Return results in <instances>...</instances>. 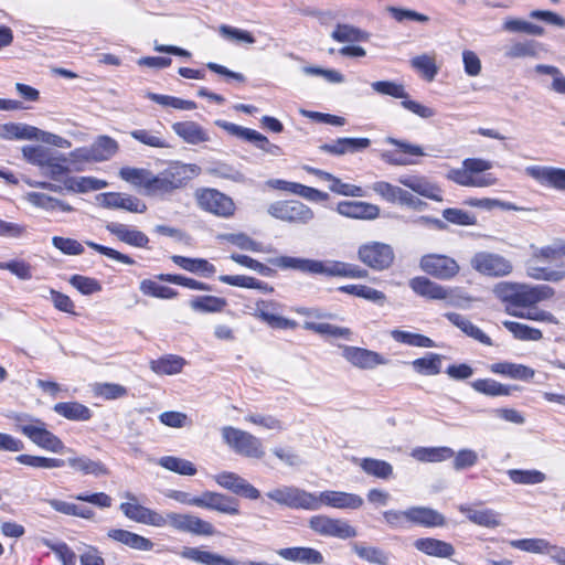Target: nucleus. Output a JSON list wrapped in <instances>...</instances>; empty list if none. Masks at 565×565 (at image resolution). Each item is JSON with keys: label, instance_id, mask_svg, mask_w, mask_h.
<instances>
[{"label": "nucleus", "instance_id": "5", "mask_svg": "<svg viewBox=\"0 0 565 565\" xmlns=\"http://www.w3.org/2000/svg\"><path fill=\"white\" fill-rule=\"evenodd\" d=\"M200 173L196 164L175 163L168 167L159 174L151 172L147 195H161L182 188L188 181Z\"/></svg>", "mask_w": 565, "mask_h": 565}, {"label": "nucleus", "instance_id": "59", "mask_svg": "<svg viewBox=\"0 0 565 565\" xmlns=\"http://www.w3.org/2000/svg\"><path fill=\"white\" fill-rule=\"evenodd\" d=\"M158 463L162 468L181 476H194L198 471L193 462L174 456H163Z\"/></svg>", "mask_w": 565, "mask_h": 565}, {"label": "nucleus", "instance_id": "50", "mask_svg": "<svg viewBox=\"0 0 565 565\" xmlns=\"http://www.w3.org/2000/svg\"><path fill=\"white\" fill-rule=\"evenodd\" d=\"M218 280L235 287L257 289L265 294H271L274 288L267 282L245 275H221Z\"/></svg>", "mask_w": 565, "mask_h": 565}, {"label": "nucleus", "instance_id": "58", "mask_svg": "<svg viewBox=\"0 0 565 565\" xmlns=\"http://www.w3.org/2000/svg\"><path fill=\"white\" fill-rule=\"evenodd\" d=\"M15 460L24 466L38 468V469H54L62 468L65 466V460L60 458L34 456V455H19Z\"/></svg>", "mask_w": 565, "mask_h": 565}, {"label": "nucleus", "instance_id": "40", "mask_svg": "<svg viewBox=\"0 0 565 565\" xmlns=\"http://www.w3.org/2000/svg\"><path fill=\"white\" fill-rule=\"evenodd\" d=\"M330 36L339 43H361L370 40L369 32L349 23L335 24Z\"/></svg>", "mask_w": 565, "mask_h": 565}, {"label": "nucleus", "instance_id": "57", "mask_svg": "<svg viewBox=\"0 0 565 565\" xmlns=\"http://www.w3.org/2000/svg\"><path fill=\"white\" fill-rule=\"evenodd\" d=\"M359 466L365 473L380 479H390L393 476V466L384 460L363 458L359 460Z\"/></svg>", "mask_w": 565, "mask_h": 565}, {"label": "nucleus", "instance_id": "61", "mask_svg": "<svg viewBox=\"0 0 565 565\" xmlns=\"http://www.w3.org/2000/svg\"><path fill=\"white\" fill-rule=\"evenodd\" d=\"M341 292L356 296L375 303H383L386 300L384 292L366 285H345L339 288Z\"/></svg>", "mask_w": 565, "mask_h": 565}, {"label": "nucleus", "instance_id": "17", "mask_svg": "<svg viewBox=\"0 0 565 565\" xmlns=\"http://www.w3.org/2000/svg\"><path fill=\"white\" fill-rule=\"evenodd\" d=\"M419 265L426 274L440 280H450L456 277L460 270L456 259L440 254L423 256Z\"/></svg>", "mask_w": 565, "mask_h": 565}, {"label": "nucleus", "instance_id": "55", "mask_svg": "<svg viewBox=\"0 0 565 565\" xmlns=\"http://www.w3.org/2000/svg\"><path fill=\"white\" fill-rule=\"evenodd\" d=\"M303 329L323 337L343 338L347 340L352 335V331L349 328L338 327L326 322H315L311 320L303 322Z\"/></svg>", "mask_w": 565, "mask_h": 565}, {"label": "nucleus", "instance_id": "15", "mask_svg": "<svg viewBox=\"0 0 565 565\" xmlns=\"http://www.w3.org/2000/svg\"><path fill=\"white\" fill-rule=\"evenodd\" d=\"M199 206L216 216L231 217L236 206L233 200L215 189H202L195 193Z\"/></svg>", "mask_w": 565, "mask_h": 565}, {"label": "nucleus", "instance_id": "7", "mask_svg": "<svg viewBox=\"0 0 565 565\" xmlns=\"http://www.w3.org/2000/svg\"><path fill=\"white\" fill-rule=\"evenodd\" d=\"M531 260L526 267V274L529 277L535 280L552 282H557L565 278V269L563 265H559L556 268L545 266V264L556 262L561 258L557 241L543 247L531 246Z\"/></svg>", "mask_w": 565, "mask_h": 565}, {"label": "nucleus", "instance_id": "1", "mask_svg": "<svg viewBox=\"0 0 565 565\" xmlns=\"http://www.w3.org/2000/svg\"><path fill=\"white\" fill-rule=\"evenodd\" d=\"M266 495L280 505L306 511H318L322 507L356 510L364 503L363 498L355 493L334 490L309 492L296 486H280L269 490Z\"/></svg>", "mask_w": 565, "mask_h": 565}, {"label": "nucleus", "instance_id": "60", "mask_svg": "<svg viewBox=\"0 0 565 565\" xmlns=\"http://www.w3.org/2000/svg\"><path fill=\"white\" fill-rule=\"evenodd\" d=\"M224 298L216 296H196L190 301V307L196 312H220L226 307Z\"/></svg>", "mask_w": 565, "mask_h": 565}, {"label": "nucleus", "instance_id": "25", "mask_svg": "<svg viewBox=\"0 0 565 565\" xmlns=\"http://www.w3.org/2000/svg\"><path fill=\"white\" fill-rule=\"evenodd\" d=\"M458 511L473 524L495 529L502 524L501 514L492 509H478L475 504H459Z\"/></svg>", "mask_w": 565, "mask_h": 565}, {"label": "nucleus", "instance_id": "14", "mask_svg": "<svg viewBox=\"0 0 565 565\" xmlns=\"http://www.w3.org/2000/svg\"><path fill=\"white\" fill-rule=\"evenodd\" d=\"M360 262L374 270L387 269L394 262V250L391 245L381 242H369L358 249Z\"/></svg>", "mask_w": 565, "mask_h": 565}, {"label": "nucleus", "instance_id": "42", "mask_svg": "<svg viewBox=\"0 0 565 565\" xmlns=\"http://www.w3.org/2000/svg\"><path fill=\"white\" fill-rule=\"evenodd\" d=\"M0 138L6 140H32L40 138V129L25 124H1Z\"/></svg>", "mask_w": 565, "mask_h": 565}, {"label": "nucleus", "instance_id": "31", "mask_svg": "<svg viewBox=\"0 0 565 565\" xmlns=\"http://www.w3.org/2000/svg\"><path fill=\"white\" fill-rule=\"evenodd\" d=\"M409 286L418 296L433 299L444 300L449 294V287H444L426 277H415L409 281Z\"/></svg>", "mask_w": 565, "mask_h": 565}, {"label": "nucleus", "instance_id": "53", "mask_svg": "<svg viewBox=\"0 0 565 565\" xmlns=\"http://www.w3.org/2000/svg\"><path fill=\"white\" fill-rule=\"evenodd\" d=\"M412 457L423 462H440L454 456L449 447H417L412 450Z\"/></svg>", "mask_w": 565, "mask_h": 565}, {"label": "nucleus", "instance_id": "27", "mask_svg": "<svg viewBox=\"0 0 565 565\" xmlns=\"http://www.w3.org/2000/svg\"><path fill=\"white\" fill-rule=\"evenodd\" d=\"M276 266L284 269H296L301 273L322 275L324 273L326 260L280 256L273 262Z\"/></svg>", "mask_w": 565, "mask_h": 565}, {"label": "nucleus", "instance_id": "32", "mask_svg": "<svg viewBox=\"0 0 565 565\" xmlns=\"http://www.w3.org/2000/svg\"><path fill=\"white\" fill-rule=\"evenodd\" d=\"M489 370L493 374L519 381H530L535 375V371L532 367L508 361L493 363L489 366Z\"/></svg>", "mask_w": 565, "mask_h": 565}, {"label": "nucleus", "instance_id": "49", "mask_svg": "<svg viewBox=\"0 0 565 565\" xmlns=\"http://www.w3.org/2000/svg\"><path fill=\"white\" fill-rule=\"evenodd\" d=\"M66 190L76 193L97 191L108 186V182L95 177H70L64 181Z\"/></svg>", "mask_w": 565, "mask_h": 565}, {"label": "nucleus", "instance_id": "19", "mask_svg": "<svg viewBox=\"0 0 565 565\" xmlns=\"http://www.w3.org/2000/svg\"><path fill=\"white\" fill-rule=\"evenodd\" d=\"M214 481L222 488L249 500L260 498V491L239 475L223 471L213 476Z\"/></svg>", "mask_w": 565, "mask_h": 565}, {"label": "nucleus", "instance_id": "47", "mask_svg": "<svg viewBox=\"0 0 565 565\" xmlns=\"http://www.w3.org/2000/svg\"><path fill=\"white\" fill-rule=\"evenodd\" d=\"M171 260L184 270L194 274H201L205 277H211L216 273L215 266L204 258H190L180 255H173Z\"/></svg>", "mask_w": 565, "mask_h": 565}, {"label": "nucleus", "instance_id": "54", "mask_svg": "<svg viewBox=\"0 0 565 565\" xmlns=\"http://www.w3.org/2000/svg\"><path fill=\"white\" fill-rule=\"evenodd\" d=\"M470 386L478 393L498 397L511 395V387L493 379H478L470 383Z\"/></svg>", "mask_w": 565, "mask_h": 565}, {"label": "nucleus", "instance_id": "63", "mask_svg": "<svg viewBox=\"0 0 565 565\" xmlns=\"http://www.w3.org/2000/svg\"><path fill=\"white\" fill-rule=\"evenodd\" d=\"M151 171L143 168L124 167L119 170V177L136 188L147 191Z\"/></svg>", "mask_w": 565, "mask_h": 565}, {"label": "nucleus", "instance_id": "43", "mask_svg": "<svg viewBox=\"0 0 565 565\" xmlns=\"http://www.w3.org/2000/svg\"><path fill=\"white\" fill-rule=\"evenodd\" d=\"M544 51L543 44L535 40L513 41L507 46L508 58L537 57Z\"/></svg>", "mask_w": 565, "mask_h": 565}, {"label": "nucleus", "instance_id": "46", "mask_svg": "<svg viewBox=\"0 0 565 565\" xmlns=\"http://www.w3.org/2000/svg\"><path fill=\"white\" fill-rule=\"evenodd\" d=\"M323 276L364 278L367 276V271L353 264L329 259L326 260Z\"/></svg>", "mask_w": 565, "mask_h": 565}, {"label": "nucleus", "instance_id": "38", "mask_svg": "<svg viewBox=\"0 0 565 565\" xmlns=\"http://www.w3.org/2000/svg\"><path fill=\"white\" fill-rule=\"evenodd\" d=\"M53 411L73 422H87L93 417L90 408L79 402H60L53 406Z\"/></svg>", "mask_w": 565, "mask_h": 565}, {"label": "nucleus", "instance_id": "3", "mask_svg": "<svg viewBox=\"0 0 565 565\" xmlns=\"http://www.w3.org/2000/svg\"><path fill=\"white\" fill-rule=\"evenodd\" d=\"M494 296L512 309H526L554 296V289L547 285L501 281L493 287Z\"/></svg>", "mask_w": 565, "mask_h": 565}, {"label": "nucleus", "instance_id": "35", "mask_svg": "<svg viewBox=\"0 0 565 565\" xmlns=\"http://www.w3.org/2000/svg\"><path fill=\"white\" fill-rule=\"evenodd\" d=\"M107 535L109 539L137 551H151L153 548V543L149 539L127 530L110 529Z\"/></svg>", "mask_w": 565, "mask_h": 565}, {"label": "nucleus", "instance_id": "26", "mask_svg": "<svg viewBox=\"0 0 565 565\" xmlns=\"http://www.w3.org/2000/svg\"><path fill=\"white\" fill-rule=\"evenodd\" d=\"M106 230L120 242L138 248H146L149 244V237L141 231L127 224L110 222L106 224Z\"/></svg>", "mask_w": 565, "mask_h": 565}, {"label": "nucleus", "instance_id": "33", "mask_svg": "<svg viewBox=\"0 0 565 565\" xmlns=\"http://www.w3.org/2000/svg\"><path fill=\"white\" fill-rule=\"evenodd\" d=\"M414 546L428 556L439 558H449L455 554V547L450 543L434 537L417 539Z\"/></svg>", "mask_w": 565, "mask_h": 565}, {"label": "nucleus", "instance_id": "36", "mask_svg": "<svg viewBox=\"0 0 565 565\" xmlns=\"http://www.w3.org/2000/svg\"><path fill=\"white\" fill-rule=\"evenodd\" d=\"M24 199L26 202H29L31 205L42 209L46 212H55L61 211L64 213H70L73 211V207L56 198H53L46 193L42 192H28L24 195Z\"/></svg>", "mask_w": 565, "mask_h": 565}, {"label": "nucleus", "instance_id": "9", "mask_svg": "<svg viewBox=\"0 0 565 565\" xmlns=\"http://www.w3.org/2000/svg\"><path fill=\"white\" fill-rule=\"evenodd\" d=\"M267 212L279 221L296 225H306L315 218L313 211L298 200L274 202L268 206Z\"/></svg>", "mask_w": 565, "mask_h": 565}, {"label": "nucleus", "instance_id": "11", "mask_svg": "<svg viewBox=\"0 0 565 565\" xmlns=\"http://www.w3.org/2000/svg\"><path fill=\"white\" fill-rule=\"evenodd\" d=\"M470 266L488 277H504L513 271V265L504 256L490 252H478L470 259Z\"/></svg>", "mask_w": 565, "mask_h": 565}, {"label": "nucleus", "instance_id": "12", "mask_svg": "<svg viewBox=\"0 0 565 565\" xmlns=\"http://www.w3.org/2000/svg\"><path fill=\"white\" fill-rule=\"evenodd\" d=\"M308 524L315 533L322 536L347 540L358 535L355 527H353L348 521L333 519L324 514L311 516Z\"/></svg>", "mask_w": 565, "mask_h": 565}, {"label": "nucleus", "instance_id": "16", "mask_svg": "<svg viewBox=\"0 0 565 565\" xmlns=\"http://www.w3.org/2000/svg\"><path fill=\"white\" fill-rule=\"evenodd\" d=\"M386 143L395 146L396 150L383 151L381 158L392 166H411L416 162L411 157H424L426 152L419 145H414L405 140H399L393 137L385 139Z\"/></svg>", "mask_w": 565, "mask_h": 565}, {"label": "nucleus", "instance_id": "23", "mask_svg": "<svg viewBox=\"0 0 565 565\" xmlns=\"http://www.w3.org/2000/svg\"><path fill=\"white\" fill-rule=\"evenodd\" d=\"M199 508L214 510L228 515H238L241 513L239 503L235 498L214 491H204L200 495Z\"/></svg>", "mask_w": 565, "mask_h": 565}, {"label": "nucleus", "instance_id": "6", "mask_svg": "<svg viewBox=\"0 0 565 565\" xmlns=\"http://www.w3.org/2000/svg\"><path fill=\"white\" fill-rule=\"evenodd\" d=\"M492 168V162L481 158H467L460 168L450 169L447 179L461 186L487 188L497 183L492 173H484Z\"/></svg>", "mask_w": 565, "mask_h": 565}, {"label": "nucleus", "instance_id": "41", "mask_svg": "<svg viewBox=\"0 0 565 565\" xmlns=\"http://www.w3.org/2000/svg\"><path fill=\"white\" fill-rule=\"evenodd\" d=\"M445 317L457 328H459L466 335L479 341L486 345H492V341L490 337H488L480 328L475 326L469 319L466 317L456 313V312H447Z\"/></svg>", "mask_w": 565, "mask_h": 565}, {"label": "nucleus", "instance_id": "52", "mask_svg": "<svg viewBox=\"0 0 565 565\" xmlns=\"http://www.w3.org/2000/svg\"><path fill=\"white\" fill-rule=\"evenodd\" d=\"M505 311L513 317L533 320L537 322H544L550 324H557V318L550 311L540 309L536 305L532 307H527L526 309H512L510 307H505Z\"/></svg>", "mask_w": 565, "mask_h": 565}, {"label": "nucleus", "instance_id": "62", "mask_svg": "<svg viewBox=\"0 0 565 565\" xmlns=\"http://www.w3.org/2000/svg\"><path fill=\"white\" fill-rule=\"evenodd\" d=\"M390 334H391L392 339H394L396 342L404 343V344H407L411 347H416V348H434L435 347V342L430 338L419 334V333L394 329L391 331Z\"/></svg>", "mask_w": 565, "mask_h": 565}, {"label": "nucleus", "instance_id": "56", "mask_svg": "<svg viewBox=\"0 0 565 565\" xmlns=\"http://www.w3.org/2000/svg\"><path fill=\"white\" fill-rule=\"evenodd\" d=\"M502 324L516 340L520 341H540L543 338V333L540 329L521 322L505 320Z\"/></svg>", "mask_w": 565, "mask_h": 565}, {"label": "nucleus", "instance_id": "48", "mask_svg": "<svg viewBox=\"0 0 565 565\" xmlns=\"http://www.w3.org/2000/svg\"><path fill=\"white\" fill-rule=\"evenodd\" d=\"M443 360V355L427 352L424 356L412 361L411 366L417 374L434 376L441 372Z\"/></svg>", "mask_w": 565, "mask_h": 565}, {"label": "nucleus", "instance_id": "39", "mask_svg": "<svg viewBox=\"0 0 565 565\" xmlns=\"http://www.w3.org/2000/svg\"><path fill=\"white\" fill-rule=\"evenodd\" d=\"M65 465L75 471L94 477L107 476L108 468L99 460H93L86 456H72L65 460Z\"/></svg>", "mask_w": 565, "mask_h": 565}, {"label": "nucleus", "instance_id": "51", "mask_svg": "<svg viewBox=\"0 0 565 565\" xmlns=\"http://www.w3.org/2000/svg\"><path fill=\"white\" fill-rule=\"evenodd\" d=\"M95 162H103L111 159L119 150L118 142L109 136H98L90 145Z\"/></svg>", "mask_w": 565, "mask_h": 565}, {"label": "nucleus", "instance_id": "18", "mask_svg": "<svg viewBox=\"0 0 565 565\" xmlns=\"http://www.w3.org/2000/svg\"><path fill=\"white\" fill-rule=\"evenodd\" d=\"M340 349L342 358L360 370H373L388 363V360L376 351L353 345H340Z\"/></svg>", "mask_w": 565, "mask_h": 565}, {"label": "nucleus", "instance_id": "8", "mask_svg": "<svg viewBox=\"0 0 565 565\" xmlns=\"http://www.w3.org/2000/svg\"><path fill=\"white\" fill-rule=\"evenodd\" d=\"M223 444L234 454L249 458L263 459L265 447L262 440L249 431L225 425L220 428Z\"/></svg>", "mask_w": 565, "mask_h": 565}, {"label": "nucleus", "instance_id": "64", "mask_svg": "<svg viewBox=\"0 0 565 565\" xmlns=\"http://www.w3.org/2000/svg\"><path fill=\"white\" fill-rule=\"evenodd\" d=\"M139 289L145 296H150L159 299H173L178 296L177 290L168 286L160 285L152 279L141 280Z\"/></svg>", "mask_w": 565, "mask_h": 565}, {"label": "nucleus", "instance_id": "28", "mask_svg": "<svg viewBox=\"0 0 565 565\" xmlns=\"http://www.w3.org/2000/svg\"><path fill=\"white\" fill-rule=\"evenodd\" d=\"M284 559L307 565H320L324 563L323 555L316 548L306 546L284 547L276 551Z\"/></svg>", "mask_w": 565, "mask_h": 565}, {"label": "nucleus", "instance_id": "10", "mask_svg": "<svg viewBox=\"0 0 565 565\" xmlns=\"http://www.w3.org/2000/svg\"><path fill=\"white\" fill-rule=\"evenodd\" d=\"M248 313L275 329H295L296 321L281 316L284 306L276 300L258 299L254 307L246 306Z\"/></svg>", "mask_w": 565, "mask_h": 565}, {"label": "nucleus", "instance_id": "2", "mask_svg": "<svg viewBox=\"0 0 565 565\" xmlns=\"http://www.w3.org/2000/svg\"><path fill=\"white\" fill-rule=\"evenodd\" d=\"M126 498L130 501L122 502L120 510L129 520L156 527L170 525L175 530L198 536H212L216 534L214 525L199 516L177 512H169L167 515H162L137 503L136 497L131 493H126Z\"/></svg>", "mask_w": 565, "mask_h": 565}, {"label": "nucleus", "instance_id": "20", "mask_svg": "<svg viewBox=\"0 0 565 565\" xmlns=\"http://www.w3.org/2000/svg\"><path fill=\"white\" fill-rule=\"evenodd\" d=\"M334 210L343 217L360 221H374L381 214L379 205L365 201H340Z\"/></svg>", "mask_w": 565, "mask_h": 565}, {"label": "nucleus", "instance_id": "21", "mask_svg": "<svg viewBox=\"0 0 565 565\" xmlns=\"http://www.w3.org/2000/svg\"><path fill=\"white\" fill-rule=\"evenodd\" d=\"M524 172L541 185L559 191L565 190V169L550 166H529Z\"/></svg>", "mask_w": 565, "mask_h": 565}, {"label": "nucleus", "instance_id": "37", "mask_svg": "<svg viewBox=\"0 0 565 565\" xmlns=\"http://www.w3.org/2000/svg\"><path fill=\"white\" fill-rule=\"evenodd\" d=\"M173 131L186 143L199 145L210 140V136L195 121H180L172 125Z\"/></svg>", "mask_w": 565, "mask_h": 565}, {"label": "nucleus", "instance_id": "22", "mask_svg": "<svg viewBox=\"0 0 565 565\" xmlns=\"http://www.w3.org/2000/svg\"><path fill=\"white\" fill-rule=\"evenodd\" d=\"M97 200L106 209H122L131 213H145L147 211V205L141 200L126 193H102L97 196Z\"/></svg>", "mask_w": 565, "mask_h": 565}, {"label": "nucleus", "instance_id": "30", "mask_svg": "<svg viewBox=\"0 0 565 565\" xmlns=\"http://www.w3.org/2000/svg\"><path fill=\"white\" fill-rule=\"evenodd\" d=\"M371 140L369 138H339L332 142L324 143L320 148L324 152L343 156L345 153H355L369 148Z\"/></svg>", "mask_w": 565, "mask_h": 565}, {"label": "nucleus", "instance_id": "24", "mask_svg": "<svg viewBox=\"0 0 565 565\" xmlns=\"http://www.w3.org/2000/svg\"><path fill=\"white\" fill-rule=\"evenodd\" d=\"M398 183L404 185L405 188L411 189L415 193L437 201H443L441 190L440 188L431 182L427 177L419 174H404L398 177Z\"/></svg>", "mask_w": 565, "mask_h": 565}, {"label": "nucleus", "instance_id": "44", "mask_svg": "<svg viewBox=\"0 0 565 565\" xmlns=\"http://www.w3.org/2000/svg\"><path fill=\"white\" fill-rule=\"evenodd\" d=\"M409 64L411 67L427 82H433L439 72L435 53L416 55L411 58Z\"/></svg>", "mask_w": 565, "mask_h": 565}, {"label": "nucleus", "instance_id": "29", "mask_svg": "<svg viewBox=\"0 0 565 565\" xmlns=\"http://www.w3.org/2000/svg\"><path fill=\"white\" fill-rule=\"evenodd\" d=\"M409 524L420 525L424 527H437L446 524L445 516L438 511L428 507L408 508Z\"/></svg>", "mask_w": 565, "mask_h": 565}, {"label": "nucleus", "instance_id": "45", "mask_svg": "<svg viewBox=\"0 0 565 565\" xmlns=\"http://www.w3.org/2000/svg\"><path fill=\"white\" fill-rule=\"evenodd\" d=\"M186 361L175 354H167L150 361V369L159 375H175L182 372Z\"/></svg>", "mask_w": 565, "mask_h": 565}, {"label": "nucleus", "instance_id": "4", "mask_svg": "<svg viewBox=\"0 0 565 565\" xmlns=\"http://www.w3.org/2000/svg\"><path fill=\"white\" fill-rule=\"evenodd\" d=\"M14 422L17 430L23 434L38 447L53 454H75L71 448H66L63 440L54 433L47 429L46 423L25 413H13L9 415Z\"/></svg>", "mask_w": 565, "mask_h": 565}, {"label": "nucleus", "instance_id": "34", "mask_svg": "<svg viewBox=\"0 0 565 565\" xmlns=\"http://www.w3.org/2000/svg\"><path fill=\"white\" fill-rule=\"evenodd\" d=\"M351 548L355 553V555L374 565H390L391 564V554L383 548L374 545H367L361 542H352Z\"/></svg>", "mask_w": 565, "mask_h": 565}, {"label": "nucleus", "instance_id": "13", "mask_svg": "<svg viewBox=\"0 0 565 565\" xmlns=\"http://www.w3.org/2000/svg\"><path fill=\"white\" fill-rule=\"evenodd\" d=\"M509 545L522 552L547 555L555 564L565 565V547L551 543L546 539L530 537L509 541Z\"/></svg>", "mask_w": 565, "mask_h": 565}]
</instances>
